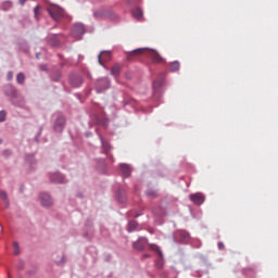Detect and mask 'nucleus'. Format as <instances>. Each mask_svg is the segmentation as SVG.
Returning <instances> with one entry per match:
<instances>
[{"label":"nucleus","instance_id":"nucleus-18","mask_svg":"<svg viewBox=\"0 0 278 278\" xmlns=\"http://www.w3.org/2000/svg\"><path fill=\"white\" fill-rule=\"evenodd\" d=\"M16 81L17 84H25V74L23 73L17 74Z\"/></svg>","mask_w":278,"mask_h":278},{"label":"nucleus","instance_id":"nucleus-17","mask_svg":"<svg viewBox=\"0 0 278 278\" xmlns=\"http://www.w3.org/2000/svg\"><path fill=\"white\" fill-rule=\"evenodd\" d=\"M150 249H151L152 251H155L156 253H159V256H160V257H163L162 250H160V247H157L156 244H151V245H150Z\"/></svg>","mask_w":278,"mask_h":278},{"label":"nucleus","instance_id":"nucleus-35","mask_svg":"<svg viewBox=\"0 0 278 278\" xmlns=\"http://www.w3.org/2000/svg\"><path fill=\"white\" fill-rule=\"evenodd\" d=\"M161 77H163V78L166 77V74H161Z\"/></svg>","mask_w":278,"mask_h":278},{"label":"nucleus","instance_id":"nucleus-34","mask_svg":"<svg viewBox=\"0 0 278 278\" xmlns=\"http://www.w3.org/2000/svg\"><path fill=\"white\" fill-rule=\"evenodd\" d=\"M4 155H10V151L5 150Z\"/></svg>","mask_w":278,"mask_h":278},{"label":"nucleus","instance_id":"nucleus-30","mask_svg":"<svg viewBox=\"0 0 278 278\" xmlns=\"http://www.w3.org/2000/svg\"><path fill=\"white\" fill-rule=\"evenodd\" d=\"M218 249H219V251H223V249H225V243L219 242L218 243Z\"/></svg>","mask_w":278,"mask_h":278},{"label":"nucleus","instance_id":"nucleus-22","mask_svg":"<svg viewBox=\"0 0 278 278\" xmlns=\"http://www.w3.org/2000/svg\"><path fill=\"white\" fill-rule=\"evenodd\" d=\"M13 249H14V251H13L14 255H18V253H21L20 248H18V242H16V241L13 242Z\"/></svg>","mask_w":278,"mask_h":278},{"label":"nucleus","instance_id":"nucleus-21","mask_svg":"<svg viewBox=\"0 0 278 278\" xmlns=\"http://www.w3.org/2000/svg\"><path fill=\"white\" fill-rule=\"evenodd\" d=\"M10 8H12V1L3 2V4H2V10H3L4 12H8V10H10Z\"/></svg>","mask_w":278,"mask_h":278},{"label":"nucleus","instance_id":"nucleus-10","mask_svg":"<svg viewBox=\"0 0 278 278\" xmlns=\"http://www.w3.org/2000/svg\"><path fill=\"white\" fill-rule=\"evenodd\" d=\"M50 180L52 181V184H64V176H62V174L60 173L52 174L50 176Z\"/></svg>","mask_w":278,"mask_h":278},{"label":"nucleus","instance_id":"nucleus-2","mask_svg":"<svg viewBox=\"0 0 278 278\" xmlns=\"http://www.w3.org/2000/svg\"><path fill=\"white\" fill-rule=\"evenodd\" d=\"M86 31V28L84 27V24H75L72 28V34L76 38H81Z\"/></svg>","mask_w":278,"mask_h":278},{"label":"nucleus","instance_id":"nucleus-37","mask_svg":"<svg viewBox=\"0 0 278 278\" xmlns=\"http://www.w3.org/2000/svg\"><path fill=\"white\" fill-rule=\"evenodd\" d=\"M3 142V140L0 139V144Z\"/></svg>","mask_w":278,"mask_h":278},{"label":"nucleus","instance_id":"nucleus-28","mask_svg":"<svg viewBox=\"0 0 278 278\" xmlns=\"http://www.w3.org/2000/svg\"><path fill=\"white\" fill-rule=\"evenodd\" d=\"M13 77H14V73L9 72L8 75H7L8 80L12 81Z\"/></svg>","mask_w":278,"mask_h":278},{"label":"nucleus","instance_id":"nucleus-31","mask_svg":"<svg viewBox=\"0 0 278 278\" xmlns=\"http://www.w3.org/2000/svg\"><path fill=\"white\" fill-rule=\"evenodd\" d=\"M140 0H128V3H138Z\"/></svg>","mask_w":278,"mask_h":278},{"label":"nucleus","instance_id":"nucleus-7","mask_svg":"<svg viewBox=\"0 0 278 278\" xmlns=\"http://www.w3.org/2000/svg\"><path fill=\"white\" fill-rule=\"evenodd\" d=\"M148 55L152 60L153 64H162V62H164L162 55L155 51H150Z\"/></svg>","mask_w":278,"mask_h":278},{"label":"nucleus","instance_id":"nucleus-9","mask_svg":"<svg viewBox=\"0 0 278 278\" xmlns=\"http://www.w3.org/2000/svg\"><path fill=\"white\" fill-rule=\"evenodd\" d=\"M111 14H112V11L102 9V10L94 12L93 16H96V18H105L106 16H111Z\"/></svg>","mask_w":278,"mask_h":278},{"label":"nucleus","instance_id":"nucleus-38","mask_svg":"<svg viewBox=\"0 0 278 278\" xmlns=\"http://www.w3.org/2000/svg\"><path fill=\"white\" fill-rule=\"evenodd\" d=\"M138 216H140V215H136L135 218H138Z\"/></svg>","mask_w":278,"mask_h":278},{"label":"nucleus","instance_id":"nucleus-19","mask_svg":"<svg viewBox=\"0 0 278 278\" xmlns=\"http://www.w3.org/2000/svg\"><path fill=\"white\" fill-rule=\"evenodd\" d=\"M100 140H101V143H102V147H103L105 153H108V152L110 151V143H109V142H105V141L103 140V137H100Z\"/></svg>","mask_w":278,"mask_h":278},{"label":"nucleus","instance_id":"nucleus-8","mask_svg":"<svg viewBox=\"0 0 278 278\" xmlns=\"http://www.w3.org/2000/svg\"><path fill=\"white\" fill-rule=\"evenodd\" d=\"M111 58H112V54L109 51H102L98 55V62L103 66V62L110 61Z\"/></svg>","mask_w":278,"mask_h":278},{"label":"nucleus","instance_id":"nucleus-13","mask_svg":"<svg viewBox=\"0 0 278 278\" xmlns=\"http://www.w3.org/2000/svg\"><path fill=\"white\" fill-rule=\"evenodd\" d=\"M132 16H134V18H137V21H140L143 16L142 9H140V8L134 9L132 10Z\"/></svg>","mask_w":278,"mask_h":278},{"label":"nucleus","instance_id":"nucleus-23","mask_svg":"<svg viewBox=\"0 0 278 278\" xmlns=\"http://www.w3.org/2000/svg\"><path fill=\"white\" fill-rule=\"evenodd\" d=\"M41 10H42V7H40V5L35 7V9H34L35 18H38V15L40 14Z\"/></svg>","mask_w":278,"mask_h":278},{"label":"nucleus","instance_id":"nucleus-16","mask_svg":"<svg viewBox=\"0 0 278 278\" xmlns=\"http://www.w3.org/2000/svg\"><path fill=\"white\" fill-rule=\"evenodd\" d=\"M121 73V66L119 65H114L112 68H111V74L114 76V77H117V75Z\"/></svg>","mask_w":278,"mask_h":278},{"label":"nucleus","instance_id":"nucleus-36","mask_svg":"<svg viewBox=\"0 0 278 278\" xmlns=\"http://www.w3.org/2000/svg\"><path fill=\"white\" fill-rule=\"evenodd\" d=\"M40 58V54H37V59Z\"/></svg>","mask_w":278,"mask_h":278},{"label":"nucleus","instance_id":"nucleus-24","mask_svg":"<svg viewBox=\"0 0 278 278\" xmlns=\"http://www.w3.org/2000/svg\"><path fill=\"white\" fill-rule=\"evenodd\" d=\"M77 83L75 81H71L72 86H74V88H77V86H81V78H76Z\"/></svg>","mask_w":278,"mask_h":278},{"label":"nucleus","instance_id":"nucleus-33","mask_svg":"<svg viewBox=\"0 0 278 278\" xmlns=\"http://www.w3.org/2000/svg\"><path fill=\"white\" fill-rule=\"evenodd\" d=\"M21 5H25L27 3V0H20Z\"/></svg>","mask_w":278,"mask_h":278},{"label":"nucleus","instance_id":"nucleus-6","mask_svg":"<svg viewBox=\"0 0 278 278\" xmlns=\"http://www.w3.org/2000/svg\"><path fill=\"white\" fill-rule=\"evenodd\" d=\"M144 51H147V48H139V49L132 50L127 53V58L128 60H134V58H140V55H142Z\"/></svg>","mask_w":278,"mask_h":278},{"label":"nucleus","instance_id":"nucleus-15","mask_svg":"<svg viewBox=\"0 0 278 278\" xmlns=\"http://www.w3.org/2000/svg\"><path fill=\"white\" fill-rule=\"evenodd\" d=\"M137 227H138V222L131 220L128 224V231L131 233V231H136Z\"/></svg>","mask_w":278,"mask_h":278},{"label":"nucleus","instance_id":"nucleus-25","mask_svg":"<svg viewBox=\"0 0 278 278\" xmlns=\"http://www.w3.org/2000/svg\"><path fill=\"white\" fill-rule=\"evenodd\" d=\"M0 198L3 199L4 201H8V193L5 191L0 190Z\"/></svg>","mask_w":278,"mask_h":278},{"label":"nucleus","instance_id":"nucleus-3","mask_svg":"<svg viewBox=\"0 0 278 278\" xmlns=\"http://www.w3.org/2000/svg\"><path fill=\"white\" fill-rule=\"evenodd\" d=\"M189 199L195 205H203V203H205V195H203L202 193H192L190 194Z\"/></svg>","mask_w":278,"mask_h":278},{"label":"nucleus","instance_id":"nucleus-4","mask_svg":"<svg viewBox=\"0 0 278 278\" xmlns=\"http://www.w3.org/2000/svg\"><path fill=\"white\" fill-rule=\"evenodd\" d=\"M39 199L43 207H51V205H53V199L48 193H41Z\"/></svg>","mask_w":278,"mask_h":278},{"label":"nucleus","instance_id":"nucleus-26","mask_svg":"<svg viewBox=\"0 0 278 278\" xmlns=\"http://www.w3.org/2000/svg\"><path fill=\"white\" fill-rule=\"evenodd\" d=\"M5 121V111L0 112V123H3Z\"/></svg>","mask_w":278,"mask_h":278},{"label":"nucleus","instance_id":"nucleus-14","mask_svg":"<svg viewBox=\"0 0 278 278\" xmlns=\"http://www.w3.org/2000/svg\"><path fill=\"white\" fill-rule=\"evenodd\" d=\"M48 43L51 45V47H60V40H58V37L55 36L50 38Z\"/></svg>","mask_w":278,"mask_h":278},{"label":"nucleus","instance_id":"nucleus-20","mask_svg":"<svg viewBox=\"0 0 278 278\" xmlns=\"http://www.w3.org/2000/svg\"><path fill=\"white\" fill-rule=\"evenodd\" d=\"M179 62L178 61H174L172 64H170V71L172 72H175V71H179Z\"/></svg>","mask_w":278,"mask_h":278},{"label":"nucleus","instance_id":"nucleus-12","mask_svg":"<svg viewBox=\"0 0 278 278\" xmlns=\"http://www.w3.org/2000/svg\"><path fill=\"white\" fill-rule=\"evenodd\" d=\"M142 242H147V238H140L137 242L134 243V248L137 249V251H143L144 245H142Z\"/></svg>","mask_w":278,"mask_h":278},{"label":"nucleus","instance_id":"nucleus-29","mask_svg":"<svg viewBox=\"0 0 278 278\" xmlns=\"http://www.w3.org/2000/svg\"><path fill=\"white\" fill-rule=\"evenodd\" d=\"M147 195H148V197H155V191L148 190V191H147Z\"/></svg>","mask_w":278,"mask_h":278},{"label":"nucleus","instance_id":"nucleus-1","mask_svg":"<svg viewBox=\"0 0 278 278\" xmlns=\"http://www.w3.org/2000/svg\"><path fill=\"white\" fill-rule=\"evenodd\" d=\"M48 12L53 21H60L64 16V10L60 5L52 4L48 8Z\"/></svg>","mask_w":278,"mask_h":278},{"label":"nucleus","instance_id":"nucleus-11","mask_svg":"<svg viewBox=\"0 0 278 278\" xmlns=\"http://www.w3.org/2000/svg\"><path fill=\"white\" fill-rule=\"evenodd\" d=\"M121 172L124 175V177H129V175H131V167H129V165L127 164H122Z\"/></svg>","mask_w":278,"mask_h":278},{"label":"nucleus","instance_id":"nucleus-5","mask_svg":"<svg viewBox=\"0 0 278 278\" xmlns=\"http://www.w3.org/2000/svg\"><path fill=\"white\" fill-rule=\"evenodd\" d=\"M64 125H66V118L64 116H59L54 122V131H62L64 129Z\"/></svg>","mask_w":278,"mask_h":278},{"label":"nucleus","instance_id":"nucleus-27","mask_svg":"<svg viewBox=\"0 0 278 278\" xmlns=\"http://www.w3.org/2000/svg\"><path fill=\"white\" fill-rule=\"evenodd\" d=\"M162 86V80H156L153 83V88H160Z\"/></svg>","mask_w":278,"mask_h":278},{"label":"nucleus","instance_id":"nucleus-32","mask_svg":"<svg viewBox=\"0 0 278 278\" xmlns=\"http://www.w3.org/2000/svg\"><path fill=\"white\" fill-rule=\"evenodd\" d=\"M9 88L12 91V94H16V90L13 87H9Z\"/></svg>","mask_w":278,"mask_h":278}]
</instances>
